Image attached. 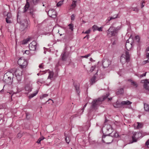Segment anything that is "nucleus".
<instances>
[{
  "label": "nucleus",
  "instance_id": "obj_1",
  "mask_svg": "<svg viewBox=\"0 0 149 149\" xmlns=\"http://www.w3.org/2000/svg\"><path fill=\"white\" fill-rule=\"evenodd\" d=\"M104 133L102 137V141L107 144L111 143L113 140V137H117L118 134L116 132H113V130L110 125H105L104 129Z\"/></svg>",
  "mask_w": 149,
  "mask_h": 149
},
{
  "label": "nucleus",
  "instance_id": "obj_2",
  "mask_svg": "<svg viewBox=\"0 0 149 149\" xmlns=\"http://www.w3.org/2000/svg\"><path fill=\"white\" fill-rule=\"evenodd\" d=\"M109 96V94H107L106 95L102 96V97L94 100L91 103V109L96 110L97 109V107L102 103V101L107 98Z\"/></svg>",
  "mask_w": 149,
  "mask_h": 149
},
{
  "label": "nucleus",
  "instance_id": "obj_3",
  "mask_svg": "<svg viewBox=\"0 0 149 149\" xmlns=\"http://www.w3.org/2000/svg\"><path fill=\"white\" fill-rule=\"evenodd\" d=\"M13 74L10 72H8L4 75L3 80L7 84H11L13 81Z\"/></svg>",
  "mask_w": 149,
  "mask_h": 149
},
{
  "label": "nucleus",
  "instance_id": "obj_4",
  "mask_svg": "<svg viewBox=\"0 0 149 149\" xmlns=\"http://www.w3.org/2000/svg\"><path fill=\"white\" fill-rule=\"evenodd\" d=\"M132 142H136L138 138L142 137L144 136L147 135L146 133L143 132H132Z\"/></svg>",
  "mask_w": 149,
  "mask_h": 149
},
{
  "label": "nucleus",
  "instance_id": "obj_5",
  "mask_svg": "<svg viewBox=\"0 0 149 149\" xmlns=\"http://www.w3.org/2000/svg\"><path fill=\"white\" fill-rule=\"evenodd\" d=\"M130 55L129 52L125 51L120 57V61L122 63L128 62L130 60Z\"/></svg>",
  "mask_w": 149,
  "mask_h": 149
},
{
  "label": "nucleus",
  "instance_id": "obj_6",
  "mask_svg": "<svg viewBox=\"0 0 149 149\" xmlns=\"http://www.w3.org/2000/svg\"><path fill=\"white\" fill-rule=\"evenodd\" d=\"M18 63L22 69L26 67L27 65L28 62L23 57H21L18 60Z\"/></svg>",
  "mask_w": 149,
  "mask_h": 149
},
{
  "label": "nucleus",
  "instance_id": "obj_7",
  "mask_svg": "<svg viewBox=\"0 0 149 149\" xmlns=\"http://www.w3.org/2000/svg\"><path fill=\"white\" fill-rule=\"evenodd\" d=\"M22 69H16L15 72V74L16 78L18 81H20L22 78Z\"/></svg>",
  "mask_w": 149,
  "mask_h": 149
},
{
  "label": "nucleus",
  "instance_id": "obj_8",
  "mask_svg": "<svg viewBox=\"0 0 149 149\" xmlns=\"http://www.w3.org/2000/svg\"><path fill=\"white\" fill-rule=\"evenodd\" d=\"M21 26L23 30H25L29 27V24L28 20L24 19L21 22Z\"/></svg>",
  "mask_w": 149,
  "mask_h": 149
},
{
  "label": "nucleus",
  "instance_id": "obj_9",
  "mask_svg": "<svg viewBox=\"0 0 149 149\" xmlns=\"http://www.w3.org/2000/svg\"><path fill=\"white\" fill-rule=\"evenodd\" d=\"M111 63V61L108 59L104 58L102 61V65L104 68L108 67Z\"/></svg>",
  "mask_w": 149,
  "mask_h": 149
},
{
  "label": "nucleus",
  "instance_id": "obj_10",
  "mask_svg": "<svg viewBox=\"0 0 149 149\" xmlns=\"http://www.w3.org/2000/svg\"><path fill=\"white\" fill-rule=\"evenodd\" d=\"M141 82L144 83V88L146 90L149 91V82L148 79L142 80H141Z\"/></svg>",
  "mask_w": 149,
  "mask_h": 149
},
{
  "label": "nucleus",
  "instance_id": "obj_11",
  "mask_svg": "<svg viewBox=\"0 0 149 149\" xmlns=\"http://www.w3.org/2000/svg\"><path fill=\"white\" fill-rule=\"evenodd\" d=\"M48 14L49 16L53 18H55L56 17V13L55 10L53 9H50L48 10Z\"/></svg>",
  "mask_w": 149,
  "mask_h": 149
},
{
  "label": "nucleus",
  "instance_id": "obj_12",
  "mask_svg": "<svg viewBox=\"0 0 149 149\" xmlns=\"http://www.w3.org/2000/svg\"><path fill=\"white\" fill-rule=\"evenodd\" d=\"M37 43L35 41H33L29 45V47L31 50H35L36 49Z\"/></svg>",
  "mask_w": 149,
  "mask_h": 149
},
{
  "label": "nucleus",
  "instance_id": "obj_13",
  "mask_svg": "<svg viewBox=\"0 0 149 149\" xmlns=\"http://www.w3.org/2000/svg\"><path fill=\"white\" fill-rule=\"evenodd\" d=\"M115 34L113 30V27H110L107 31V35L109 37H111L114 36Z\"/></svg>",
  "mask_w": 149,
  "mask_h": 149
},
{
  "label": "nucleus",
  "instance_id": "obj_14",
  "mask_svg": "<svg viewBox=\"0 0 149 149\" xmlns=\"http://www.w3.org/2000/svg\"><path fill=\"white\" fill-rule=\"evenodd\" d=\"M143 124L139 122H137L136 124L134 125V128L135 129L141 128L143 127Z\"/></svg>",
  "mask_w": 149,
  "mask_h": 149
},
{
  "label": "nucleus",
  "instance_id": "obj_15",
  "mask_svg": "<svg viewBox=\"0 0 149 149\" xmlns=\"http://www.w3.org/2000/svg\"><path fill=\"white\" fill-rule=\"evenodd\" d=\"M74 86L75 88V90L78 95H79L80 93L79 90V84L74 83Z\"/></svg>",
  "mask_w": 149,
  "mask_h": 149
},
{
  "label": "nucleus",
  "instance_id": "obj_16",
  "mask_svg": "<svg viewBox=\"0 0 149 149\" xmlns=\"http://www.w3.org/2000/svg\"><path fill=\"white\" fill-rule=\"evenodd\" d=\"M97 72L96 73H95V75L93 76V77L91 79V83L92 84H93L95 82L97 81V77L96 76L97 75Z\"/></svg>",
  "mask_w": 149,
  "mask_h": 149
},
{
  "label": "nucleus",
  "instance_id": "obj_17",
  "mask_svg": "<svg viewBox=\"0 0 149 149\" xmlns=\"http://www.w3.org/2000/svg\"><path fill=\"white\" fill-rule=\"evenodd\" d=\"M126 49L127 50L129 51L132 47V43H126L125 45Z\"/></svg>",
  "mask_w": 149,
  "mask_h": 149
},
{
  "label": "nucleus",
  "instance_id": "obj_18",
  "mask_svg": "<svg viewBox=\"0 0 149 149\" xmlns=\"http://www.w3.org/2000/svg\"><path fill=\"white\" fill-rule=\"evenodd\" d=\"M26 3L25 6H24V12H25L27 11V9L29 6V2H28V0H26Z\"/></svg>",
  "mask_w": 149,
  "mask_h": 149
},
{
  "label": "nucleus",
  "instance_id": "obj_19",
  "mask_svg": "<svg viewBox=\"0 0 149 149\" xmlns=\"http://www.w3.org/2000/svg\"><path fill=\"white\" fill-rule=\"evenodd\" d=\"M31 86L32 85L30 84H29V85H27L25 87V90L26 91L29 92L31 91L32 89Z\"/></svg>",
  "mask_w": 149,
  "mask_h": 149
},
{
  "label": "nucleus",
  "instance_id": "obj_20",
  "mask_svg": "<svg viewBox=\"0 0 149 149\" xmlns=\"http://www.w3.org/2000/svg\"><path fill=\"white\" fill-rule=\"evenodd\" d=\"M62 60L63 61H65L68 57L65 52H64L63 54L61 55Z\"/></svg>",
  "mask_w": 149,
  "mask_h": 149
},
{
  "label": "nucleus",
  "instance_id": "obj_21",
  "mask_svg": "<svg viewBox=\"0 0 149 149\" xmlns=\"http://www.w3.org/2000/svg\"><path fill=\"white\" fill-rule=\"evenodd\" d=\"M132 103V102L128 100L122 101L121 102V104L123 105H128L131 104Z\"/></svg>",
  "mask_w": 149,
  "mask_h": 149
},
{
  "label": "nucleus",
  "instance_id": "obj_22",
  "mask_svg": "<svg viewBox=\"0 0 149 149\" xmlns=\"http://www.w3.org/2000/svg\"><path fill=\"white\" fill-rule=\"evenodd\" d=\"M40 0H32L30 1V5H36L37 4Z\"/></svg>",
  "mask_w": 149,
  "mask_h": 149
},
{
  "label": "nucleus",
  "instance_id": "obj_23",
  "mask_svg": "<svg viewBox=\"0 0 149 149\" xmlns=\"http://www.w3.org/2000/svg\"><path fill=\"white\" fill-rule=\"evenodd\" d=\"M144 110L146 111L149 112V105L147 104H144Z\"/></svg>",
  "mask_w": 149,
  "mask_h": 149
},
{
  "label": "nucleus",
  "instance_id": "obj_24",
  "mask_svg": "<svg viewBox=\"0 0 149 149\" xmlns=\"http://www.w3.org/2000/svg\"><path fill=\"white\" fill-rule=\"evenodd\" d=\"M77 1L72 0V2L71 5V7L72 9L74 8L76 6Z\"/></svg>",
  "mask_w": 149,
  "mask_h": 149
},
{
  "label": "nucleus",
  "instance_id": "obj_25",
  "mask_svg": "<svg viewBox=\"0 0 149 149\" xmlns=\"http://www.w3.org/2000/svg\"><path fill=\"white\" fill-rule=\"evenodd\" d=\"M54 75L53 72L52 71H50L49 72V76L48 77V79H53V76Z\"/></svg>",
  "mask_w": 149,
  "mask_h": 149
},
{
  "label": "nucleus",
  "instance_id": "obj_26",
  "mask_svg": "<svg viewBox=\"0 0 149 149\" xmlns=\"http://www.w3.org/2000/svg\"><path fill=\"white\" fill-rule=\"evenodd\" d=\"M38 91L37 90L34 93L31 94L29 96V98L30 99L33 98L36 95V94L38 93Z\"/></svg>",
  "mask_w": 149,
  "mask_h": 149
},
{
  "label": "nucleus",
  "instance_id": "obj_27",
  "mask_svg": "<svg viewBox=\"0 0 149 149\" xmlns=\"http://www.w3.org/2000/svg\"><path fill=\"white\" fill-rule=\"evenodd\" d=\"M124 90L123 88H121L119 89L118 91L117 92L116 94L118 95L121 94L123 93Z\"/></svg>",
  "mask_w": 149,
  "mask_h": 149
},
{
  "label": "nucleus",
  "instance_id": "obj_28",
  "mask_svg": "<svg viewBox=\"0 0 149 149\" xmlns=\"http://www.w3.org/2000/svg\"><path fill=\"white\" fill-rule=\"evenodd\" d=\"M118 15L116 14L115 15H114L113 17H109V19H108V21H110V20H111V19H115L117 18L118 17Z\"/></svg>",
  "mask_w": 149,
  "mask_h": 149
},
{
  "label": "nucleus",
  "instance_id": "obj_29",
  "mask_svg": "<svg viewBox=\"0 0 149 149\" xmlns=\"http://www.w3.org/2000/svg\"><path fill=\"white\" fill-rule=\"evenodd\" d=\"M120 29V26H118L116 28H115L113 27V30H114L115 33H117Z\"/></svg>",
  "mask_w": 149,
  "mask_h": 149
},
{
  "label": "nucleus",
  "instance_id": "obj_30",
  "mask_svg": "<svg viewBox=\"0 0 149 149\" xmlns=\"http://www.w3.org/2000/svg\"><path fill=\"white\" fill-rule=\"evenodd\" d=\"M63 1H59L56 4L57 7L61 6L63 3Z\"/></svg>",
  "mask_w": 149,
  "mask_h": 149
},
{
  "label": "nucleus",
  "instance_id": "obj_31",
  "mask_svg": "<svg viewBox=\"0 0 149 149\" xmlns=\"http://www.w3.org/2000/svg\"><path fill=\"white\" fill-rule=\"evenodd\" d=\"M44 139L45 138L43 137H40L38 139L36 142L38 144H40V141Z\"/></svg>",
  "mask_w": 149,
  "mask_h": 149
},
{
  "label": "nucleus",
  "instance_id": "obj_32",
  "mask_svg": "<svg viewBox=\"0 0 149 149\" xmlns=\"http://www.w3.org/2000/svg\"><path fill=\"white\" fill-rule=\"evenodd\" d=\"M48 96V95L47 94H44L43 95H41L40 96V99H42L45 97H47Z\"/></svg>",
  "mask_w": 149,
  "mask_h": 149
},
{
  "label": "nucleus",
  "instance_id": "obj_33",
  "mask_svg": "<svg viewBox=\"0 0 149 149\" xmlns=\"http://www.w3.org/2000/svg\"><path fill=\"white\" fill-rule=\"evenodd\" d=\"M131 84L133 86H134L135 87H137V84L135 82L133 81H131Z\"/></svg>",
  "mask_w": 149,
  "mask_h": 149
},
{
  "label": "nucleus",
  "instance_id": "obj_34",
  "mask_svg": "<svg viewBox=\"0 0 149 149\" xmlns=\"http://www.w3.org/2000/svg\"><path fill=\"white\" fill-rule=\"evenodd\" d=\"M98 27L96 25H94L92 28L93 31H95L97 30Z\"/></svg>",
  "mask_w": 149,
  "mask_h": 149
},
{
  "label": "nucleus",
  "instance_id": "obj_35",
  "mask_svg": "<svg viewBox=\"0 0 149 149\" xmlns=\"http://www.w3.org/2000/svg\"><path fill=\"white\" fill-rule=\"evenodd\" d=\"M48 101H51L50 102H48V103H51L52 104L54 103V101L52 100L51 99H49L46 102H45L44 104H45Z\"/></svg>",
  "mask_w": 149,
  "mask_h": 149
},
{
  "label": "nucleus",
  "instance_id": "obj_36",
  "mask_svg": "<svg viewBox=\"0 0 149 149\" xmlns=\"http://www.w3.org/2000/svg\"><path fill=\"white\" fill-rule=\"evenodd\" d=\"M68 26H69V29H71L72 31L73 30V25L72 24H70L68 25Z\"/></svg>",
  "mask_w": 149,
  "mask_h": 149
},
{
  "label": "nucleus",
  "instance_id": "obj_37",
  "mask_svg": "<svg viewBox=\"0 0 149 149\" xmlns=\"http://www.w3.org/2000/svg\"><path fill=\"white\" fill-rule=\"evenodd\" d=\"M65 140L66 142L68 143H69L70 141V139L69 137L66 136L65 139Z\"/></svg>",
  "mask_w": 149,
  "mask_h": 149
},
{
  "label": "nucleus",
  "instance_id": "obj_38",
  "mask_svg": "<svg viewBox=\"0 0 149 149\" xmlns=\"http://www.w3.org/2000/svg\"><path fill=\"white\" fill-rule=\"evenodd\" d=\"M6 23H10L11 22V21L10 20V18H6Z\"/></svg>",
  "mask_w": 149,
  "mask_h": 149
},
{
  "label": "nucleus",
  "instance_id": "obj_39",
  "mask_svg": "<svg viewBox=\"0 0 149 149\" xmlns=\"http://www.w3.org/2000/svg\"><path fill=\"white\" fill-rule=\"evenodd\" d=\"M43 81V79H38L37 81V82L38 83V84H42V83Z\"/></svg>",
  "mask_w": 149,
  "mask_h": 149
},
{
  "label": "nucleus",
  "instance_id": "obj_40",
  "mask_svg": "<svg viewBox=\"0 0 149 149\" xmlns=\"http://www.w3.org/2000/svg\"><path fill=\"white\" fill-rule=\"evenodd\" d=\"M132 9H133V11H135L137 13H138L139 10L138 8L137 7L132 8Z\"/></svg>",
  "mask_w": 149,
  "mask_h": 149
},
{
  "label": "nucleus",
  "instance_id": "obj_41",
  "mask_svg": "<svg viewBox=\"0 0 149 149\" xmlns=\"http://www.w3.org/2000/svg\"><path fill=\"white\" fill-rule=\"evenodd\" d=\"M95 69V66H92L91 67L90 71L91 72H92Z\"/></svg>",
  "mask_w": 149,
  "mask_h": 149
},
{
  "label": "nucleus",
  "instance_id": "obj_42",
  "mask_svg": "<svg viewBox=\"0 0 149 149\" xmlns=\"http://www.w3.org/2000/svg\"><path fill=\"white\" fill-rule=\"evenodd\" d=\"M135 39L137 42H139V37L138 36H136L135 37Z\"/></svg>",
  "mask_w": 149,
  "mask_h": 149
},
{
  "label": "nucleus",
  "instance_id": "obj_43",
  "mask_svg": "<svg viewBox=\"0 0 149 149\" xmlns=\"http://www.w3.org/2000/svg\"><path fill=\"white\" fill-rule=\"evenodd\" d=\"M90 31H91V30L89 29L85 32H84V31H83L82 32V33H85V34H88V33H90Z\"/></svg>",
  "mask_w": 149,
  "mask_h": 149
},
{
  "label": "nucleus",
  "instance_id": "obj_44",
  "mask_svg": "<svg viewBox=\"0 0 149 149\" xmlns=\"http://www.w3.org/2000/svg\"><path fill=\"white\" fill-rule=\"evenodd\" d=\"M91 54H87V55H86L84 56H81V57L82 58H87L88 57H89L90 56Z\"/></svg>",
  "mask_w": 149,
  "mask_h": 149
},
{
  "label": "nucleus",
  "instance_id": "obj_45",
  "mask_svg": "<svg viewBox=\"0 0 149 149\" xmlns=\"http://www.w3.org/2000/svg\"><path fill=\"white\" fill-rule=\"evenodd\" d=\"M6 16L7 17L6 18H8L10 19L11 17V14L10 13H8V15Z\"/></svg>",
  "mask_w": 149,
  "mask_h": 149
},
{
  "label": "nucleus",
  "instance_id": "obj_46",
  "mask_svg": "<svg viewBox=\"0 0 149 149\" xmlns=\"http://www.w3.org/2000/svg\"><path fill=\"white\" fill-rule=\"evenodd\" d=\"M22 136V134L20 133H18L17 135V137L19 138H20Z\"/></svg>",
  "mask_w": 149,
  "mask_h": 149
},
{
  "label": "nucleus",
  "instance_id": "obj_47",
  "mask_svg": "<svg viewBox=\"0 0 149 149\" xmlns=\"http://www.w3.org/2000/svg\"><path fill=\"white\" fill-rule=\"evenodd\" d=\"M71 19L74 20L75 19V16L74 14H72L71 16Z\"/></svg>",
  "mask_w": 149,
  "mask_h": 149
},
{
  "label": "nucleus",
  "instance_id": "obj_48",
  "mask_svg": "<svg viewBox=\"0 0 149 149\" xmlns=\"http://www.w3.org/2000/svg\"><path fill=\"white\" fill-rule=\"evenodd\" d=\"M146 72H145V73L143 74L140 75L139 76V77H142L144 76H145L146 75Z\"/></svg>",
  "mask_w": 149,
  "mask_h": 149
},
{
  "label": "nucleus",
  "instance_id": "obj_49",
  "mask_svg": "<svg viewBox=\"0 0 149 149\" xmlns=\"http://www.w3.org/2000/svg\"><path fill=\"white\" fill-rule=\"evenodd\" d=\"M103 28L102 27H101L100 28H97V30L99 31H102V29Z\"/></svg>",
  "mask_w": 149,
  "mask_h": 149
},
{
  "label": "nucleus",
  "instance_id": "obj_50",
  "mask_svg": "<svg viewBox=\"0 0 149 149\" xmlns=\"http://www.w3.org/2000/svg\"><path fill=\"white\" fill-rule=\"evenodd\" d=\"M8 13L6 11H4L3 12V15L5 16H6L8 15V13Z\"/></svg>",
  "mask_w": 149,
  "mask_h": 149
},
{
  "label": "nucleus",
  "instance_id": "obj_51",
  "mask_svg": "<svg viewBox=\"0 0 149 149\" xmlns=\"http://www.w3.org/2000/svg\"><path fill=\"white\" fill-rule=\"evenodd\" d=\"M43 63H42L40 64L39 66V68H42L43 67Z\"/></svg>",
  "mask_w": 149,
  "mask_h": 149
},
{
  "label": "nucleus",
  "instance_id": "obj_52",
  "mask_svg": "<svg viewBox=\"0 0 149 149\" xmlns=\"http://www.w3.org/2000/svg\"><path fill=\"white\" fill-rule=\"evenodd\" d=\"M87 103H86L85 105L84 106V107H83V108L82 109V111L83 112L84 111V108L86 107V106H87Z\"/></svg>",
  "mask_w": 149,
  "mask_h": 149
},
{
  "label": "nucleus",
  "instance_id": "obj_53",
  "mask_svg": "<svg viewBox=\"0 0 149 149\" xmlns=\"http://www.w3.org/2000/svg\"><path fill=\"white\" fill-rule=\"evenodd\" d=\"M28 41L26 40V39L25 40H24L23 41V44H26L28 42Z\"/></svg>",
  "mask_w": 149,
  "mask_h": 149
},
{
  "label": "nucleus",
  "instance_id": "obj_54",
  "mask_svg": "<svg viewBox=\"0 0 149 149\" xmlns=\"http://www.w3.org/2000/svg\"><path fill=\"white\" fill-rule=\"evenodd\" d=\"M147 58H148V59L146 61H144V62H145L146 63H148L149 62V57H146Z\"/></svg>",
  "mask_w": 149,
  "mask_h": 149
},
{
  "label": "nucleus",
  "instance_id": "obj_55",
  "mask_svg": "<svg viewBox=\"0 0 149 149\" xmlns=\"http://www.w3.org/2000/svg\"><path fill=\"white\" fill-rule=\"evenodd\" d=\"M25 53L27 54H28L29 53V50H26L25 52Z\"/></svg>",
  "mask_w": 149,
  "mask_h": 149
},
{
  "label": "nucleus",
  "instance_id": "obj_56",
  "mask_svg": "<svg viewBox=\"0 0 149 149\" xmlns=\"http://www.w3.org/2000/svg\"><path fill=\"white\" fill-rule=\"evenodd\" d=\"M143 3H145L144 1H143V3H142V4L141 5V8H143L144 6V5H143Z\"/></svg>",
  "mask_w": 149,
  "mask_h": 149
},
{
  "label": "nucleus",
  "instance_id": "obj_57",
  "mask_svg": "<svg viewBox=\"0 0 149 149\" xmlns=\"http://www.w3.org/2000/svg\"><path fill=\"white\" fill-rule=\"evenodd\" d=\"M89 37V35H87L86 36H85L84 38V39L85 38H86L87 39H88Z\"/></svg>",
  "mask_w": 149,
  "mask_h": 149
},
{
  "label": "nucleus",
  "instance_id": "obj_58",
  "mask_svg": "<svg viewBox=\"0 0 149 149\" xmlns=\"http://www.w3.org/2000/svg\"><path fill=\"white\" fill-rule=\"evenodd\" d=\"M146 145H148L149 144V139L148 140L146 143Z\"/></svg>",
  "mask_w": 149,
  "mask_h": 149
},
{
  "label": "nucleus",
  "instance_id": "obj_59",
  "mask_svg": "<svg viewBox=\"0 0 149 149\" xmlns=\"http://www.w3.org/2000/svg\"><path fill=\"white\" fill-rule=\"evenodd\" d=\"M26 40L28 42L30 40V38H27Z\"/></svg>",
  "mask_w": 149,
  "mask_h": 149
},
{
  "label": "nucleus",
  "instance_id": "obj_60",
  "mask_svg": "<svg viewBox=\"0 0 149 149\" xmlns=\"http://www.w3.org/2000/svg\"><path fill=\"white\" fill-rule=\"evenodd\" d=\"M146 51L147 52L149 51V46L146 49Z\"/></svg>",
  "mask_w": 149,
  "mask_h": 149
},
{
  "label": "nucleus",
  "instance_id": "obj_61",
  "mask_svg": "<svg viewBox=\"0 0 149 149\" xmlns=\"http://www.w3.org/2000/svg\"><path fill=\"white\" fill-rule=\"evenodd\" d=\"M146 57H149V53H147L146 54Z\"/></svg>",
  "mask_w": 149,
  "mask_h": 149
},
{
  "label": "nucleus",
  "instance_id": "obj_62",
  "mask_svg": "<svg viewBox=\"0 0 149 149\" xmlns=\"http://www.w3.org/2000/svg\"><path fill=\"white\" fill-rule=\"evenodd\" d=\"M130 41L129 40H127V41L126 43H129Z\"/></svg>",
  "mask_w": 149,
  "mask_h": 149
},
{
  "label": "nucleus",
  "instance_id": "obj_63",
  "mask_svg": "<svg viewBox=\"0 0 149 149\" xmlns=\"http://www.w3.org/2000/svg\"><path fill=\"white\" fill-rule=\"evenodd\" d=\"M107 99L108 100H111V99H112V98H107Z\"/></svg>",
  "mask_w": 149,
  "mask_h": 149
},
{
  "label": "nucleus",
  "instance_id": "obj_64",
  "mask_svg": "<svg viewBox=\"0 0 149 149\" xmlns=\"http://www.w3.org/2000/svg\"><path fill=\"white\" fill-rule=\"evenodd\" d=\"M93 59L92 58H90V60L91 61H93Z\"/></svg>",
  "mask_w": 149,
  "mask_h": 149
}]
</instances>
